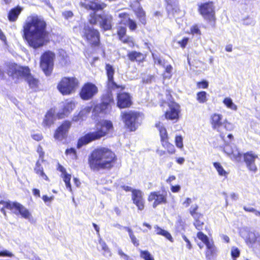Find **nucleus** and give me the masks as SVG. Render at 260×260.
Listing matches in <instances>:
<instances>
[{"label":"nucleus","mask_w":260,"mask_h":260,"mask_svg":"<svg viewBox=\"0 0 260 260\" xmlns=\"http://www.w3.org/2000/svg\"><path fill=\"white\" fill-rule=\"evenodd\" d=\"M223 103L227 108L231 110L236 111L238 109L237 106L234 103L230 98H225L223 101Z\"/></svg>","instance_id":"obj_36"},{"label":"nucleus","mask_w":260,"mask_h":260,"mask_svg":"<svg viewBox=\"0 0 260 260\" xmlns=\"http://www.w3.org/2000/svg\"><path fill=\"white\" fill-rule=\"evenodd\" d=\"M91 18L89 22L91 24H96L98 22H100L101 27L105 30H109L111 28V22L112 17L109 14H104L103 15L96 14L95 13L90 14Z\"/></svg>","instance_id":"obj_9"},{"label":"nucleus","mask_w":260,"mask_h":260,"mask_svg":"<svg viewBox=\"0 0 260 260\" xmlns=\"http://www.w3.org/2000/svg\"><path fill=\"white\" fill-rule=\"evenodd\" d=\"M197 100L201 104L205 103L208 101L207 92L204 91L198 92L197 94Z\"/></svg>","instance_id":"obj_39"},{"label":"nucleus","mask_w":260,"mask_h":260,"mask_svg":"<svg viewBox=\"0 0 260 260\" xmlns=\"http://www.w3.org/2000/svg\"><path fill=\"white\" fill-rule=\"evenodd\" d=\"M148 201L153 202L152 207L155 208L158 205L167 203V198L165 195L161 194L159 192H152L148 198Z\"/></svg>","instance_id":"obj_20"},{"label":"nucleus","mask_w":260,"mask_h":260,"mask_svg":"<svg viewBox=\"0 0 260 260\" xmlns=\"http://www.w3.org/2000/svg\"><path fill=\"white\" fill-rule=\"evenodd\" d=\"M197 237L201 240L206 246H207L208 243L213 242L212 241H210L208 237L202 232H199L197 234Z\"/></svg>","instance_id":"obj_45"},{"label":"nucleus","mask_w":260,"mask_h":260,"mask_svg":"<svg viewBox=\"0 0 260 260\" xmlns=\"http://www.w3.org/2000/svg\"><path fill=\"white\" fill-rule=\"evenodd\" d=\"M152 56L155 63L159 65L162 64V60L159 57L155 55L153 53H152Z\"/></svg>","instance_id":"obj_62"},{"label":"nucleus","mask_w":260,"mask_h":260,"mask_svg":"<svg viewBox=\"0 0 260 260\" xmlns=\"http://www.w3.org/2000/svg\"><path fill=\"white\" fill-rule=\"evenodd\" d=\"M0 205H3L4 207L11 210L16 215L19 214L23 218L27 219L30 222H32L34 219L30 213L20 204L17 202L1 201Z\"/></svg>","instance_id":"obj_6"},{"label":"nucleus","mask_w":260,"mask_h":260,"mask_svg":"<svg viewBox=\"0 0 260 260\" xmlns=\"http://www.w3.org/2000/svg\"><path fill=\"white\" fill-rule=\"evenodd\" d=\"M180 112V106L176 103H171L169 104V109L165 113L166 118L170 120H178Z\"/></svg>","instance_id":"obj_16"},{"label":"nucleus","mask_w":260,"mask_h":260,"mask_svg":"<svg viewBox=\"0 0 260 260\" xmlns=\"http://www.w3.org/2000/svg\"><path fill=\"white\" fill-rule=\"evenodd\" d=\"M63 178V180L65 183L66 186L67 188L69 190V191L73 193V190L71 184V175L68 173L66 174L65 175L61 176Z\"/></svg>","instance_id":"obj_40"},{"label":"nucleus","mask_w":260,"mask_h":260,"mask_svg":"<svg viewBox=\"0 0 260 260\" xmlns=\"http://www.w3.org/2000/svg\"><path fill=\"white\" fill-rule=\"evenodd\" d=\"M13 256V253L7 250H5L4 251H0V256L12 257Z\"/></svg>","instance_id":"obj_55"},{"label":"nucleus","mask_w":260,"mask_h":260,"mask_svg":"<svg viewBox=\"0 0 260 260\" xmlns=\"http://www.w3.org/2000/svg\"><path fill=\"white\" fill-rule=\"evenodd\" d=\"M81 34L82 37L90 44L95 46L98 45L100 35L97 30L85 24Z\"/></svg>","instance_id":"obj_11"},{"label":"nucleus","mask_w":260,"mask_h":260,"mask_svg":"<svg viewBox=\"0 0 260 260\" xmlns=\"http://www.w3.org/2000/svg\"><path fill=\"white\" fill-rule=\"evenodd\" d=\"M116 160L114 152L108 148L101 147L92 151L89 156L88 163L91 170L99 171L111 168Z\"/></svg>","instance_id":"obj_2"},{"label":"nucleus","mask_w":260,"mask_h":260,"mask_svg":"<svg viewBox=\"0 0 260 260\" xmlns=\"http://www.w3.org/2000/svg\"><path fill=\"white\" fill-rule=\"evenodd\" d=\"M99 243L102 250L104 251L103 255L106 257L110 256L111 255V253L106 243L102 240H100Z\"/></svg>","instance_id":"obj_42"},{"label":"nucleus","mask_w":260,"mask_h":260,"mask_svg":"<svg viewBox=\"0 0 260 260\" xmlns=\"http://www.w3.org/2000/svg\"><path fill=\"white\" fill-rule=\"evenodd\" d=\"M105 69L108 77L107 87L109 90L112 91L116 89L121 88L123 89L124 87L118 85L114 81L113 76L115 73L114 69L113 66L110 64H106Z\"/></svg>","instance_id":"obj_13"},{"label":"nucleus","mask_w":260,"mask_h":260,"mask_svg":"<svg viewBox=\"0 0 260 260\" xmlns=\"http://www.w3.org/2000/svg\"><path fill=\"white\" fill-rule=\"evenodd\" d=\"M118 16L121 19L120 24H127L128 27L132 30H134L137 28L136 22L131 19L127 14L125 13H119Z\"/></svg>","instance_id":"obj_25"},{"label":"nucleus","mask_w":260,"mask_h":260,"mask_svg":"<svg viewBox=\"0 0 260 260\" xmlns=\"http://www.w3.org/2000/svg\"><path fill=\"white\" fill-rule=\"evenodd\" d=\"M240 234L245 240L247 244L250 246L254 243L256 240V236L254 233L250 232L247 228H242L240 230Z\"/></svg>","instance_id":"obj_21"},{"label":"nucleus","mask_w":260,"mask_h":260,"mask_svg":"<svg viewBox=\"0 0 260 260\" xmlns=\"http://www.w3.org/2000/svg\"><path fill=\"white\" fill-rule=\"evenodd\" d=\"M143 193L139 189L132 190V199L133 203L137 206L139 210L142 211L145 207V200L143 198Z\"/></svg>","instance_id":"obj_15"},{"label":"nucleus","mask_w":260,"mask_h":260,"mask_svg":"<svg viewBox=\"0 0 260 260\" xmlns=\"http://www.w3.org/2000/svg\"><path fill=\"white\" fill-rule=\"evenodd\" d=\"M140 257L144 260H154L153 256L147 250H140Z\"/></svg>","instance_id":"obj_44"},{"label":"nucleus","mask_w":260,"mask_h":260,"mask_svg":"<svg viewBox=\"0 0 260 260\" xmlns=\"http://www.w3.org/2000/svg\"><path fill=\"white\" fill-rule=\"evenodd\" d=\"M42 199L45 203H47V202H51L54 199V196H52L49 197L46 195H44L42 197Z\"/></svg>","instance_id":"obj_60"},{"label":"nucleus","mask_w":260,"mask_h":260,"mask_svg":"<svg viewBox=\"0 0 260 260\" xmlns=\"http://www.w3.org/2000/svg\"><path fill=\"white\" fill-rule=\"evenodd\" d=\"M75 107V104L74 102H67L64 105L63 112L57 113L56 116L59 119L63 118L65 116H68L73 111Z\"/></svg>","instance_id":"obj_27"},{"label":"nucleus","mask_w":260,"mask_h":260,"mask_svg":"<svg viewBox=\"0 0 260 260\" xmlns=\"http://www.w3.org/2000/svg\"><path fill=\"white\" fill-rule=\"evenodd\" d=\"M56 120L55 111L54 109H50L46 114L43 122L44 126L50 127L53 124Z\"/></svg>","instance_id":"obj_28"},{"label":"nucleus","mask_w":260,"mask_h":260,"mask_svg":"<svg viewBox=\"0 0 260 260\" xmlns=\"http://www.w3.org/2000/svg\"><path fill=\"white\" fill-rule=\"evenodd\" d=\"M127 56L129 60L132 61H141L145 57L144 54L137 51H131L127 54Z\"/></svg>","instance_id":"obj_32"},{"label":"nucleus","mask_w":260,"mask_h":260,"mask_svg":"<svg viewBox=\"0 0 260 260\" xmlns=\"http://www.w3.org/2000/svg\"><path fill=\"white\" fill-rule=\"evenodd\" d=\"M196 220L194 225L196 228L198 230H200L202 229V225H203V222L202 221L198 220V218L194 219Z\"/></svg>","instance_id":"obj_56"},{"label":"nucleus","mask_w":260,"mask_h":260,"mask_svg":"<svg viewBox=\"0 0 260 260\" xmlns=\"http://www.w3.org/2000/svg\"><path fill=\"white\" fill-rule=\"evenodd\" d=\"M199 11L201 14L210 21L214 20V11L212 3H205L200 6Z\"/></svg>","instance_id":"obj_14"},{"label":"nucleus","mask_w":260,"mask_h":260,"mask_svg":"<svg viewBox=\"0 0 260 260\" xmlns=\"http://www.w3.org/2000/svg\"><path fill=\"white\" fill-rule=\"evenodd\" d=\"M224 151L232 160L237 162L240 161L241 158V154L237 148L232 149L230 146L226 145L224 148Z\"/></svg>","instance_id":"obj_26"},{"label":"nucleus","mask_w":260,"mask_h":260,"mask_svg":"<svg viewBox=\"0 0 260 260\" xmlns=\"http://www.w3.org/2000/svg\"><path fill=\"white\" fill-rule=\"evenodd\" d=\"M190 33L193 35H200L201 31L199 27L197 25H195L191 27Z\"/></svg>","instance_id":"obj_49"},{"label":"nucleus","mask_w":260,"mask_h":260,"mask_svg":"<svg viewBox=\"0 0 260 260\" xmlns=\"http://www.w3.org/2000/svg\"><path fill=\"white\" fill-rule=\"evenodd\" d=\"M198 209V205L197 204L192 205L189 208V213L194 219L199 218L201 214L197 212Z\"/></svg>","instance_id":"obj_43"},{"label":"nucleus","mask_w":260,"mask_h":260,"mask_svg":"<svg viewBox=\"0 0 260 260\" xmlns=\"http://www.w3.org/2000/svg\"><path fill=\"white\" fill-rule=\"evenodd\" d=\"M173 67L171 65H167L165 68V73L164 74V78L170 79L172 76Z\"/></svg>","instance_id":"obj_48"},{"label":"nucleus","mask_w":260,"mask_h":260,"mask_svg":"<svg viewBox=\"0 0 260 260\" xmlns=\"http://www.w3.org/2000/svg\"><path fill=\"white\" fill-rule=\"evenodd\" d=\"M71 126V122L69 121H64L56 130L54 135L55 139L61 141L65 138Z\"/></svg>","instance_id":"obj_17"},{"label":"nucleus","mask_w":260,"mask_h":260,"mask_svg":"<svg viewBox=\"0 0 260 260\" xmlns=\"http://www.w3.org/2000/svg\"><path fill=\"white\" fill-rule=\"evenodd\" d=\"M117 105L119 108L129 107L132 105L131 98L127 93L123 92L117 94Z\"/></svg>","instance_id":"obj_22"},{"label":"nucleus","mask_w":260,"mask_h":260,"mask_svg":"<svg viewBox=\"0 0 260 260\" xmlns=\"http://www.w3.org/2000/svg\"><path fill=\"white\" fill-rule=\"evenodd\" d=\"M111 102H113V98L109 96V103L103 102L100 104L96 105L93 109V112L96 113H106L107 110L110 107V103Z\"/></svg>","instance_id":"obj_30"},{"label":"nucleus","mask_w":260,"mask_h":260,"mask_svg":"<svg viewBox=\"0 0 260 260\" xmlns=\"http://www.w3.org/2000/svg\"><path fill=\"white\" fill-rule=\"evenodd\" d=\"M97 131L89 133L80 138L77 143V147L81 148L83 145L105 136L113 129V123L111 121L104 120L96 125Z\"/></svg>","instance_id":"obj_3"},{"label":"nucleus","mask_w":260,"mask_h":260,"mask_svg":"<svg viewBox=\"0 0 260 260\" xmlns=\"http://www.w3.org/2000/svg\"><path fill=\"white\" fill-rule=\"evenodd\" d=\"M257 158V155L252 151L248 152L244 154V160L246 166L250 171L255 172L257 167L255 161Z\"/></svg>","instance_id":"obj_19"},{"label":"nucleus","mask_w":260,"mask_h":260,"mask_svg":"<svg viewBox=\"0 0 260 260\" xmlns=\"http://www.w3.org/2000/svg\"><path fill=\"white\" fill-rule=\"evenodd\" d=\"M166 1L167 3L166 9L169 16L178 18L181 11L178 7V0H166Z\"/></svg>","instance_id":"obj_18"},{"label":"nucleus","mask_w":260,"mask_h":260,"mask_svg":"<svg viewBox=\"0 0 260 260\" xmlns=\"http://www.w3.org/2000/svg\"><path fill=\"white\" fill-rule=\"evenodd\" d=\"M222 116L221 114L214 113L210 116V123L212 128L220 133V137L222 139L224 137L223 130L226 131H232L235 128L234 123L224 119L222 121Z\"/></svg>","instance_id":"obj_5"},{"label":"nucleus","mask_w":260,"mask_h":260,"mask_svg":"<svg viewBox=\"0 0 260 260\" xmlns=\"http://www.w3.org/2000/svg\"><path fill=\"white\" fill-rule=\"evenodd\" d=\"M91 110L90 107L87 106L82 109L78 114H74L72 120L75 122H78L84 120L85 117L88 114Z\"/></svg>","instance_id":"obj_29"},{"label":"nucleus","mask_w":260,"mask_h":260,"mask_svg":"<svg viewBox=\"0 0 260 260\" xmlns=\"http://www.w3.org/2000/svg\"><path fill=\"white\" fill-rule=\"evenodd\" d=\"M21 11L22 8L19 7H17L12 9L8 14L9 20L10 21H15L17 19Z\"/></svg>","instance_id":"obj_34"},{"label":"nucleus","mask_w":260,"mask_h":260,"mask_svg":"<svg viewBox=\"0 0 260 260\" xmlns=\"http://www.w3.org/2000/svg\"><path fill=\"white\" fill-rule=\"evenodd\" d=\"M8 74L14 79H18L21 77L25 78L31 88L36 89L38 87L39 81L30 75L28 67H20L15 63L10 64L8 67Z\"/></svg>","instance_id":"obj_4"},{"label":"nucleus","mask_w":260,"mask_h":260,"mask_svg":"<svg viewBox=\"0 0 260 260\" xmlns=\"http://www.w3.org/2000/svg\"><path fill=\"white\" fill-rule=\"evenodd\" d=\"M160 235L165 237L166 238H167L168 240H169L170 242H173V239L171 234L170 233H169L168 231H167L165 230H163Z\"/></svg>","instance_id":"obj_50"},{"label":"nucleus","mask_w":260,"mask_h":260,"mask_svg":"<svg viewBox=\"0 0 260 260\" xmlns=\"http://www.w3.org/2000/svg\"><path fill=\"white\" fill-rule=\"evenodd\" d=\"M126 29L125 26H119L118 28L117 34L120 40L124 43H127L128 46L132 47L134 46V42L132 38L125 36Z\"/></svg>","instance_id":"obj_23"},{"label":"nucleus","mask_w":260,"mask_h":260,"mask_svg":"<svg viewBox=\"0 0 260 260\" xmlns=\"http://www.w3.org/2000/svg\"><path fill=\"white\" fill-rule=\"evenodd\" d=\"M34 171L40 177L46 181H49V179L44 173L43 168L41 166L39 160L36 164Z\"/></svg>","instance_id":"obj_31"},{"label":"nucleus","mask_w":260,"mask_h":260,"mask_svg":"<svg viewBox=\"0 0 260 260\" xmlns=\"http://www.w3.org/2000/svg\"><path fill=\"white\" fill-rule=\"evenodd\" d=\"M98 91V88L94 84L87 83L82 87L80 93V97L84 100H88L91 99Z\"/></svg>","instance_id":"obj_12"},{"label":"nucleus","mask_w":260,"mask_h":260,"mask_svg":"<svg viewBox=\"0 0 260 260\" xmlns=\"http://www.w3.org/2000/svg\"><path fill=\"white\" fill-rule=\"evenodd\" d=\"M54 57L55 54L50 51H46L41 56L40 67L47 76L51 73Z\"/></svg>","instance_id":"obj_10"},{"label":"nucleus","mask_w":260,"mask_h":260,"mask_svg":"<svg viewBox=\"0 0 260 260\" xmlns=\"http://www.w3.org/2000/svg\"><path fill=\"white\" fill-rule=\"evenodd\" d=\"M80 5L81 7L86 9H90L92 10H99L104 9L106 5L104 3L100 4L97 0L94 1H90L88 3L81 2Z\"/></svg>","instance_id":"obj_24"},{"label":"nucleus","mask_w":260,"mask_h":260,"mask_svg":"<svg viewBox=\"0 0 260 260\" xmlns=\"http://www.w3.org/2000/svg\"><path fill=\"white\" fill-rule=\"evenodd\" d=\"M121 117L125 126L131 131H135L139 125L140 114L135 111H123L121 113Z\"/></svg>","instance_id":"obj_7"},{"label":"nucleus","mask_w":260,"mask_h":260,"mask_svg":"<svg viewBox=\"0 0 260 260\" xmlns=\"http://www.w3.org/2000/svg\"><path fill=\"white\" fill-rule=\"evenodd\" d=\"M135 13L139 18L140 21L143 24H145L146 19H145V13L143 11L142 8L139 7L137 10H135Z\"/></svg>","instance_id":"obj_38"},{"label":"nucleus","mask_w":260,"mask_h":260,"mask_svg":"<svg viewBox=\"0 0 260 260\" xmlns=\"http://www.w3.org/2000/svg\"><path fill=\"white\" fill-rule=\"evenodd\" d=\"M188 40V38H184L182 40L178 41V43L182 48H184L187 44Z\"/></svg>","instance_id":"obj_53"},{"label":"nucleus","mask_w":260,"mask_h":260,"mask_svg":"<svg viewBox=\"0 0 260 260\" xmlns=\"http://www.w3.org/2000/svg\"><path fill=\"white\" fill-rule=\"evenodd\" d=\"M160 235L165 237L166 238H167L168 240H169L170 242H173V239L171 234L170 233H169L168 231H167L165 230H163Z\"/></svg>","instance_id":"obj_51"},{"label":"nucleus","mask_w":260,"mask_h":260,"mask_svg":"<svg viewBox=\"0 0 260 260\" xmlns=\"http://www.w3.org/2000/svg\"><path fill=\"white\" fill-rule=\"evenodd\" d=\"M23 32L25 39L33 48L41 47L46 43V23L41 17L36 15L28 17L23 26Z\"/></svg>","instance_id":"obj_1"},{"label":"nucleus","mask_w":260,"mask_h":260,"mask_svg":"<svg viewBox=\"0 0 260 260\" xmlns=\"http://www.w3.org/2000/svg\"><path fill=\"white\" fill-rule=\"evenodd\" d=\"M155 126L159 132V135L160 137L161 143L164 142V141H168V136L166 129L164 127L162 123L159 122L156 123Z\"/></svg>","instance_id":"obj_33"},{"label":"nucleus","mask_w":260,"mask_h":260,"mask_svg":"<svg viewBox=\"0 0 260 260\" xmlns=\"http://www.w3.org/2000/svg\"><path fill=\"white\" fill-rule=\"evenodd\" d=\"M208 82L207 81L204 80L201 82H199L197 84L198 88L206 89L208 87Z\"/></svg>","instance_id":"obj_52"},{"label":"nucleus","mask_w":260,"mask_h":260,"mask_svg":"<svg viewBox=\"0 0 260 260\" xmlns=\"http://www.w3.org/2000/svg\"><path fill=\"white\" fill-rule=\"evenodd\" d=\"M213 166L215 168L219 176L224 177L225 178L227 177L228 173L225 171L220 163L215 162L213 163Z\"/></svg>","instance_id":"obj_37"},{"label":"nucleus","mask_w":260,"mask_h":260,"mask_svg":"<svg viewBox=\"0 0 260 260\" xmlns=\"http://www.w3.org/2000/svg\"><path fill=\"white\" fill-rule=\"evenodd\" d=\"M62 15L65 18L68 19L73 16V13L71 11H67L62 13Z\"/></svg>","instance_id":"obj_61"},{"label":"nucleus","mask_w":260,"mask_h":260,"mask_svg":"<svg viewBox=\"0 0 260 260\" xmlns=\"http://www.w3.org/2000/svg\"><path fill=\"white\" fill-rule=\"evenodd\" d=\"M66 154L69 156L71 159H75L77 158V154L76 150L74 148H71L66 150Z\"/></svg>","instance_id":"obj_46"},{"label":"nucleus","mask_w":260,"mask_h":260,"mask_svg":"<svg viewBox=\"0 0 260 260\" xmlns=\"http://www.w3.org/2000/svg\"><path fill=\"white\" fill-rule=\"evenodd\" d=\"M192 202V199L191 198H187L183 202V205L185 207H188Z\"/></svg>","instance_id":"obj_63"},{"label":"nucleus","mask_w":260,"mask_h":260,"mask_svg":"<svg viewBox=\"0 0 260 260\" xmlns=\"http://www.w3.org/2000/svg\"><path fill=\"white\" fill-rule=\"evenodd\" d=\"M37 152L39 154L40 159H41L42 161H43V157L44 155V152H43V148L41 146H39L37 148Z\"/></svg>","instance_id":"obj_59"},{"label":"nucleus","mask_w":260,"mask_h":260,"mask_svg":"<svg viewBox=\"0 0 260 260\" xmlns=\"http://www.w3.org/2000/svg\"><path fill=\"white\" fill-rule=\"evenodd\" d=\"M78 80L75 78H63L57 85V89L63 95H69L74 92L78 85Z\"/></svg>","instance_id":"obj_8"},{"label":"nucleus","mask_w":260,"mask_h":260,"mask_svg":"<svg viewBox=\"0 0 260 260\" xmlns=\"http://www.w3.org/2000/svg\"><path fill=\"white\" fill-rule=\"evenodd\" d=\"M31 137L34 140L37 141H41L43 138L42 135L39 133L32 134Z\"/></svg>","instance_id":"obj_57"},{"label":"nucleus","mask_w":260,"mask_h":260,"mask_svg":"<svg viewBox=\"0 0 260 260\" xmlns=\"http://www.w3.org/2000/svg\"><path fill=\"white\" fill-rule=\"evenodd\" d=\"M132 242L133 243V244L136 246H138L139 245V241L137 240L136 237L134 235H132V236L129 237Z\"/></svg>","instance_id":"obj_64"},{"label":"nucleus","mask_w":260,"mask_h":260,"mask_svg":"<svg viewBox=\"0 0 260 260\" xmlns=\"http://www.w3.org/2000/svg\"><path fill=\"white\" fill-rule=\"evenodd\" d=\"M240 251L236 247H233L231 250V255L233 257H237L239 256Z\"/></svg>","instance_id":"obj_54"},{"label":"nucleus","mask_w":260,"mask_h":260,"mask_svg":"<svg viewBox=\"0 0 260 260\" xmlns=\"http://www.w3.org/2000/svg\"><path fill=\"white\" fill-rule=\"evenodd\" d=\"M171 190L174 193L178 192L181 189V187L179 185H171Z\"/></svg>","instance_id":"obj_58"},{"label":"nucleus","mask_w":260,"mask_h":260,"mask_svg":"<svg viewBox=\"0 0 260 260\" xmlns=\"http://www.w3.org/2000/svg\"><path fill=\"white\" fill-rule=\"evenodd\" d=\"M162 146L167 150L169 154H174L176 152V149L175 148L174 146L169 142L168 141H164L161 143Z\"/></svg>","instance_id":"obj_41"},{"label":"nucleus","mask_w":260,"mask_h":260,"mask_svg":"<svg viewBox=\"0 0 260 260\" xmlns=\"http://www.w3.org/2000/svg\"><path fill=\"white\" fill-rule=\"evenodd\" d=\"M207 251L206 252V256L207 258L211 259L212 257L216 254L217 250L213 244V242L208 243L206 246Z\"/></svg>","instance_id":"obj_35"},{"label":"nucleus","mask_w":260,"mask_h":260,"mask_svg":"<svg viewBox=\"0 0 260 260\" xmlns=\"http://www.w3.org/2000/svg\"><path fill=\"white\" fill-rule=\"evenodd\" d=\"M175 143L176 147L180 149L183 148V138L181 136H176Z\"/></svg>","instance_id":"obj_47"}]
</instances>
